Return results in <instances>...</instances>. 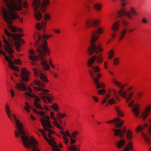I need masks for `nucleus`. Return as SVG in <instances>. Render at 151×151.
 <instances>
[{
    "mask_svg": "<svg viewBox=\"0 0 151 151\" xmlns=\"http://www.w3.org/2000/svg\"><path fill=\"white\" fill-rule=\"evenodd\" d=\"M49 38L48 36L45 35L43 34L41 37L38 33H36V34L34 35V38L37 43L35 46L36 51L38 56L35 55H30L29 56V59L31 60L32 65H36V64L34 62L40 60L43 69L47 70L50 69V66L45 58L47 55H50V51L47 46V42L45 39H47Z\"/></svg>",
    "mask_w": 151,
    "mask_h": 151,
    "instance_id": "2",
    "label": "nucleus"
},
{
    "mask_svg": "<svg viewBox=\"0 0 151 151\" xmlns=\"http://www.w3.org/2000/svg\"><path fill=\"white\" fill-rule=\"evenodd\" d=\"M116 36V35L113 34H111V37L112 38H114Z\"/></svg>",
    "mask_w": 151,
    "mask_h": 151,
    "instance_id": "62",
    "label": "nucleus"
},
{
    "mask_svg": "<svg viewBox=\"0 0 151 151\" xmlns=\"http://www.w3.org/2000/svg\"><path fill=\"white\" fill-rule=\"evenodd\" d=\"M119 23L118 22H115L113 25L111 29L113 32H115L119 29Z\"/></svg>",
    "mask_w": 151,
    "mask_h": 151,
    "instance_id": "29",
    "label": "nucleus"
},
{
    "mask_svg": "<svg viewBox=\"0 0 151 151\" xmlns=\"http://www.w3.org/2000/svg\"><path fill=\"white\" fill-rule=\"evenodd\" d=\"M65 133L66 134L65 137H66L67 136H68L69 137L71 138V136L70 135V134L68 131H66Z\"/></svg>",
    "mask_w": 151,
    "mask_h": 151,
    "instance_id": "50",
    "label": "nucleus"
},
{
    "mask_svg": "<svg viewBox=\"0 0 151 151\" xmlns=\"http://www.w3.org/2000/svg\"><path fill=\"white\" fill-rule=\"evenodd\" d=\"M29 52V53L32 54H34L35 53V51L34 50H30Z\"/></svg>",
    "mask_w": 151,
    "mask_h": 151,
    "instance_id": "53",
    "label": "nucleus"
},
{
    "mask_svg": "<svg viewBox=\"0 0 151 151\" xmlns=\"http://www.w3.org/2000/svg\"><path fill=\"white\" fill-rule=\"evenodd\" d=\"M53 31L57 34H59L60 33V31L58 29H53Z\"/></svg>",
    "mask_w": 151,
    "mask_h": 151,
    "instance_id": "51",
    "label": "nucleus"
},
{
    "mask_svg": "<svg viewBox=\"0 0 151 151\" xmlns=\"http://www.w3.org/2000/svg\"><path fill=\"white\" fill-rule=\"evenodd\" d=\"M115 110L117 113L118 115V116L122 117L124 116V114L123 112L121 110L120 107L117 106L115 107Z\"/></svg>",
    "mask_w": 151,
    "mask_h": 151,
    "instance_id": "30",
    "label": "nucleus"
},
{
    "mask_svg": "<svg viewBox=\"0 0 151 151\" xmlns=\"http://www.w3.org/2000/svg\"><path fill=\"white\" fill-rule=\"evenodd\" d=\"M151 110V106H148L145 109L142 114V119L143 120H145L146 118L148 116Z\"/></svg>",
    "mask_w": 151,
    "mask_h": 151,
    "instance_id": "20",
    "label": "nucleus"
},
{
    "mask_svg": "<svg viewBox=\"0 0 151 151\" xmlns=\"http://www.w3.org/2000/svg\"><path fill=\"white\" fill-rule=\"evenodd\" d=\"M30 117L33 120H35L36 119L32 115H30Z\"/></svg>",
    "mask_w": 151,
    "mask_h": 151,
    "instance_id": "55",
    "label": "nucleus"
},
{
    "mask_svg": "<svg viewBox=\"0 0 151 151\" xmlns=\"http://www.w3.org/2000/svg\"><path fill=\"white\" fill-rule=\"evenodd\" d=\"M4 6H2L1 12L3 19L8 24L7 27L13 32L17 31V27L12 25L13 21L18 18L21 22L23 19L19 18L17 11L20 10L22 8V0H2Z\"/></svg>",
    "mask_w": 151,
    "mask_h": 151,
    "instance_id": "1",
    "label": "nucleus"
},
{
    "mask_svg": "<svg viewBox=\"0 0 151 151\" xmlns=\"http://www.w3.org/2000/svg\"><path fill=\"white\" fill-rule=\"evenodd\" d=\"M142 96V93H140L137 94V96H138V98H140Z\"/></svg>",
    "mask_w": 151,
    "mask_h": 151,
    "instance_id": "54",
    "label": "nucleus"
},
{
    "mask_svg": "<svg viewBox=\"0 0 151 151\" xmlns=\"http://www.w3.org/2000/svg\"><path fill=\"white\" fill-rule=\"evenodd\" d=\"M34 112L40 115L44 119L41 118L40 121L44 129L46 131L48 132V135L49 137L52 139H53L52 137L51 134H53L54 132L50 129L51 128H52L53 126L50 124V119L48 116H44L45 114L43 111H37L35 109H33Z\"/></svg>",
    "mask_w": 151,
    "mask_h": 151,
    "instance_id": "8",
    "label": "nucleus"
},
{
    "mask_svg": "<svg viewBox=\"0 0 151 151\" xmlns=\"http://www.w3.org/2000/svg\"><path fill=\"white\" fill-rule=\"evenodd\" d=\"M54 112L51 111L50 112V117L51 119H53L54 121L53 122V123L55 126L58 129L63 130V128L61 127L60 124H59L58 122L57 119L55 117H54Z\"/></svg>",
    "mask_w": 151,
    "mask_h": 151,
    "instance_id": "19",
    "label": "nucleus"
},
{
    "mask_svg": "<svg viewBox=\"0 0 151 151\" xmlns=\"http://www.w3.org/2000/svg\"><path fill=\"white\" fill-rule=\"evenodd\" d=\"M28 91L29 92V93H31L32 92V89L30 88H28Z\"/></svg>",
    "mask_w": 151,
    "mask_h": 151,
    "instance_id": "59",
    "label": "nucleus"
},
{
    "mask_svg": "<svg viewBox=\"0 0 151 151\" xmlns=\"http://www.w3.org/2000/svg\"><path fill=\"white\" fill-rule=\"evenodd\" d=\"M85 24L90 31L91 35V38L90 40L91 45L87 50L88 54L91 55L94 53L97 54L100 52L103 51V49L101 48L99 44L94 43V42L98 38V36L95 35L96 34L99 35L103 32L102 28H96L99 24V21L89 17L86 21Z\"/></svg>",
    "mask_w": 151,
    "mask_h": 151,
    "instance_id": "3",
    "label": "nucleus"
},
{
    "mask_svg": "<svg viewBox=\"0 0 151 151\" xmlns=\"http://www.w3.org/2000/svg\"><path fill=\"white\" fill-rule=\"evenodd\" d=\"M44 107L45 108V109L46 110V111H50V109H48L47 108L46 106H44Z\"/></svg>",
    "mask_w": 151,
    "mask_h": 151,
    "instance_id": "63",
    "label": "nucleus"
},
{
    "mask_svg": "<svg viewBox=\"0 0 151 151\" xmlns=\"http://www.w3.org/2000/svg\"><path fill=\"white\" fill-rule=\"evenodd\" d=\"M78 134V132L77 131H74L73 132L72 134L71 137L74 139L76 138V136Z\"/></svg>",
    "mask_w": 151,
    "mask_h": 151,
    "instance_id": "38",
    "label": "nucleus"
},
{
    "mask_svg": "<svg viewBox=\"0 0 151 151\" xmlns=\"http://www.w3.org/2000/svg\"><path fill=\"white\" fill-rule=\"evenodd\" d=\"M106 123H114L116 127L120 128L123 125V121H121L119 118H116L113 120L107 121Z\"/></svg>",
    "mask_w": 151,
    "mask_h": 151,
    "instance_id": "18",
    "label": "nucleus"
},
{
    "mask_svg": "<svg viewBox=\"0 0 151 151\" xmlns=\"http://www.w3.org/2000/svg\"><path fill=\"white\" fill-rule=\"evenodd\" d=\"M112 130L114 131L115 136H118L120 138L123 137L124 134H126L127 138L128 140H130L132 138V132L129 130H127L126 133L125 127H123L122 130L113 129Z\"/></svg>",
    "mask_w": 151,
    "mask_h": 151,
    "instance_id": "11",
    "label": "nucleus"
},
{
    "mask_svg": "<svg viewBox=\"0 0 151 151\" xmlns=\"http://www.w3.org/2000/svg\"><path fill=\"white\" fill-rule=\"evenodd\" d=\"M72 137H71V138H70V144H74L76 142V140L75 139H72Z\"/></svg>",
    "mask_w": 151,
    "mask_h": 151,
    "instance_id": "48",
    "label": "nucleus"
},
{
    "mask_svg": "<svg viewBox=\"0 0 151 151\" xmlns=\"http://www.w3.org/2000/svg\"><path fill=\"white\" fill-rule=\"evenodd\" d=\"M50 3L49 0H34L32 6L35 11V17L37 20H39L42 17V15L40 12V10L44 12L46 11V8Z\"/></svg>",
    "mask_w": 151,
    "mask_h": 151,
    "instance_id": "7",
    "label": "nucleus"
},
{
    "mask_svg": "<svg viewBox=\"0 0 151 151\" xmlns=\"http://www.w3.org/2000/svg\"><path fill=\"white\" fill-rule=\"evenodd\" d=\"M58 119L59 122V123L60 125H62L63 124V122L62 120L60 119Z\"/></svg>",
    "mask_w": 151,
    "mask_h": 151,
    "instance_id": "56",
    "label": "nucleus"
},
{
    "mask_svg": "<svg viewBox=\"0 0 151 151\" xmlns=\"http://www.w3.org/2000/svg\"><path fill=\"white\" fill-rule=\"evenodd\" d=\"M46 23V22L44 21H42L41 23H37L36 24V29L39 30H40L41 28H43L45 27Z\"/></svg>",
    "mask_w": 151,
    "mask_h": 151,
    "instance_id": "26",
    "label": "nucleus"
},
{
    "mask_svg": "<svg viewBox=\"0 0 151 151\" xmlns=\"http://www.w3.org/2000/svg\"><path fill=\"white\" fill-rule=\"evenodd\" d=\"M110 95L109 94H107L106 95V96L104 98V99L102 101V104H103L107 101V99H109L110 97Z\"/></svg>",
    "mask_w": 151,
    "mask_h": 151,
    "instance_id": "39",
    "label": "nucleus"
},
{
    "mask_svg": "<svg viewBox=\"0 0 151 151\" xmlns=\"http://www.w3.org/2000/svg\"><path fill=\"white\" fill-rule=\"evenodd\" d=\"M47 107H50L51 108H53L56 111H58V110L59 107L56 104H54L50 106H47Z\"/></svg>",
    "mask_w": 151,
    "mask_h": 151,
    "instance_id": "35",
    "label": "nucleus"
},
{
    "mask_svg": "<svg viewBox=\"0 0 151 151\" xmlns=\"http://www.w3.org/2000/svg\"><path fill=\"white\" fill-rule=\"evenodd\" d=\"M4 33L8 37H12L14 40V41L13 42L11 39L9 38V40L10 43H12V42L14 43L17 50L18 51H20V50L19 49V48L21 46L20 43L23 44L24 42L20 37V36H22L23 35L20 34L19 35L15 34H11L6 29H4Z\"/></svg>",
    "mask_w": 151,
    "mask_h": 151,
    "instance_id": "9",
    "label": "nucleus"
},
{
    "mask_svg": "<svg viewBox=\"0 0 151 151\" xmlns=\"http://www.w3.org/2000/svg\"><path fill=\"white\" fill-rule=\"evenodd\" d=\"M5 111L8 117L10 118L11 121H12V118H11V112L10 108L9 106L7 104H6L5 106Z\"/></svg>",
    "mask_w": 151,
    "mask_h": 151,
    "instance_id": "22",
    "label": "nucleus"
},
{
    "mask_svg": "<svg viewBox=\"0 0 151 151\" xmlns=\"http://www.w3.org/2000/svg\"><path fill=\"white\" fill-rule=\"evenodd\" d=\"M142 21L144 23L146 24L148 22L147 19L145 17H143L142 18Z\"/></svg>",
    "mask_w": 151,
    "mask_h": 151,
    "instance_id": "44",
    "label": "nucleus"
},
{
    "mask_svg": "<svg viewBox=\"0 0 151 151\" xmlns=\"http://www.w3.org/2000/svg\"><path fill=\"white\" fill-rule=\"evenodd\" d=\"M99 94L104 95L106 92V90L104 89H102L101 90H99L97 91Z\"/></svg>",
    "mask_w": 151,
    "mask_h": 151,
    "instance_id": "37",
    "label": "nucleus"
},
{
    "mask_svg": "<svg viewBox=\"0 0 151 151\" xmlns=\"http://www.w3.org/2000/svg\"><path fill=\"white\" fill-rule=\"evenodd\" d=\"M77 148L76 146L74 145H72L71 146H70L69 147V149L68 150V151L70 150V151H77Z\"/></svg>",
    "mask_w": 151,
    "mask_h": 151,
    "instance_id": "34",
    "label": "nucleus"
},
{
    "mask_svg": "<svg viewBox=\"0 0 151 151\" xmlns=\"http://www.w3.org/2000/svg\"><path fill=\"white\" fill-rule=\"evenodd\" d=\"M32 141L28 143L29 146L28 147H25L28 149L29 151H40L37 147L38 145L37 142L35 139Z\"/></svg>",
    "mask_w": 151,
    "mask_h": 151,
    "instance_id": "15",
    "label": "nucleus"
},
{
    "mask_svg": "<svg viewBox=\"0 0 151 151\" xmlns=\"http://www.w3.org/2000/svg\"><path fill=\"white\" fill-rule=\"evenodd\" d=\"M56 116L57 117L58 119H59L60 118H62L65 116H66V114H61L58 113L56 114Z\"/></svg>",
    "mask_w": 151,
    "mask_h": 151,
    "instance_id": "36",
    "label": "nucleus"
},
{
    "mask_svg": "<svg viewBox=\"0 0 151 151\" xmlns=\"http://www.w3.org/2000/svg\"><path fill=\"white\" fill-rule=\"evenodd\" d=\"M113 92L114 94V95L116 96V97L117 98H118V97H117V92H116V91L114 89H113Z\"/></svg>",
    "mask_w": 151,
    "mask_h": 151,
    "instance_id": "52",
    "label": "nucleus"
},
{
    "mask_svg": "<svg viewBox=\"0 0 151 151\" xmlns=\"http://www.w3.org/2000/svg\"><path fill=\"white\" fill-rule=\"evenodd\" d=\"M134 107L132 109V111L136 117H137L139 115V106L137 104L134 105Z\"/></svg>",
    "mask_w": 151,
    "mask_h": 151,
    "instance_id": "23",
    "label": "nucleus"
},
{
    "mask_svg": "<svg viewBox=\"0 0 151 151\" xmlns=\"http://www.w3.org/2000/svg\"><path fill=\"white\" fill-rule=\"evenodd\" d=\"M3 42L5 44L4 45V50L9 54L8 57L9 59L11 60L14 57V55L12 54V53L14 52V51L13 50V46L12 43L9 42L4 37H3Z\"/></svg>",
    "mask_w": 151,
    "mask_h": 151,
    "instance_id": "13",
    "label": "nucleus"
},
{
    "mask_svg": "<svg viewBox=\"0 0 151 151\" xmlns=\"http://www.w3.org/2000/svg\"><path fill=\"white\" fill-rule=\"evenodd\" d=\"M33 70L36 76L38 77L40 75V79L44 82V83H43L39 80L35 79L34 81L35 84L38 86L39 87H34V89L36 90L41 92L39 96L41 99L43 100L45 103L47 104L46 101L47 100V101L49 103H52V101L54 99V96L51 95L50 94H46L48 93L49 91L46 89L42 88H45V84L48 81L47 77L42 73L41 71L39 69L33 68Z\"/></svg>",
    "mask_w": 151,
    "mask_h": 151,
    "instance_id": "4",
    "label": "nucleus"
},
{
    "mask_svg": "<svg viewBox=\"0 0 151 151\" xmlns=\"http://www.w3.org/2000/svg\"><path fill=\"white\" fill-rule=\"evenodd\" d=\"M38 130L41 133H42L43 136L45 140L48 142L50 143V145L52 147V150L53 151H60V150L58 149V146L56 142L54 141H50L46 136L45 132L41 129H39Z\"/></svg>",
    "mask_w": 151,
    "mask_h": 151,
    "instance_id": "16",
    "label": "nucleus"
},
{
    "mask_svg": "<svg viewBox=\"0 0 151 151\" xmlns=\"http://www.w3.org/2000/svg\"><path fill=\"white\" fill-rule=\"evenodd\" d=\"M14 118L17 126L15 128L17 129V130H15L14 131L15 136L16 137H20L24 146V147H28L29 146L28 143L32 141V140L34 139L32 137H29L26 135L22 123L20 120L17 119L16 116H14Z\"/></svg>",
    "mask_w": 151,
    "mask_h": 151,
    "instance_id": "6",
    "label": "nucleus"
},
{
    "mask_svg": "<svg viewBox=\"0 0 151 151\" xmlns=\"http://www.w3.org/2000/svg\"><path fill=\"white\" fill-rule=\"evenodd\" d=\"M113 83L116 85L118 87L120 88V89L118 91V93L121 96L125 98L126 99H130V100L132 99V97L133 94V92L130 93L128 95H127V93L126 91L122 90L124 88V86L122 85V83L118 81H116L114 79L113 80Z\"/></svg>",
    "mask_w": 151,
    "mask_h": 151,
    "instance_id": "10",
    "label": "nucleus"
},
{
    "mask_svg": "<svg viewBox=\"0 0 151 151\" xmlns=\"http://www.w3.org/2000/svg\"><path fill=\"white\" fill-rule=\"evenodd\" d=\"M93 97L94 101L96 102H98L99 101V99L96 97L93 96Z\"/></svg>",
    "mask_w": 151,
    "mask_h": 151,
    "instance_id": "49",
    "label": "nucleus"
},
{
    "mask_svg": "<svg viewBox=\"0 0 151 151\" xmlns=\"http://www.w3.org/2000/svg\"><path fill=\"white\" fill-rule=\"evenodd\" d=\"M107 62L106 61L105 63V64H104V67H105V69L107 68L106 67V66H107L106 64H107Z\"/></svg>",
    "mask_w": 151,
    "mask_h": 151,
    "instance_id": "61",
    "label": "nucleus"
},
{
    "mask_svg": "<svg viewBox=\"0 0 151 151\" xmlns=\"http://www.w3.org/2000/svg\"><path fill=\"white\" fill-rule=\"evenodd\" d=\"M50 15L48 14H45L44 16V19L45 20H48L50 19Z\"/></svg>",
    "mask_w": 151,
    "mask_h": 151,
    "instance_id": "41",
    "label": "nucleus"
},
{
    "mask_svg": "<svg viewBox=\"0 0 151 151\" xmlns=\"http://www.w3.org/2000/svg\"><path fill=\"white\" fill-rule=\"evenodd\" d=\"M25 94L30 98H35L34 105L37 108L43 110V108L41 107L40 105L37 102H40V100L38 97L34 93H29L28 92H26Z\"/></svg>",
    "mask_w": 151,
    "mask_h": 151,
    "instance_id": "14",
    "label": "nucleus"
},
{
    "mask_svg": "<svg viewBox=\"0 0 151 151\" xmlns=\"http://www.w3.org/2000/svg\"><path fill=\"white\" fill-rule=\"evenodd\" d=\"M122 23L124 27L126 26L128 24V22L125 20H123L122 21Z\"/></svg>",
    "mask_w": 151,
    "mask_h": 151,
    "instance_id": "45",
    "label": "nucleus"
},
{
    "mask_svg": "<svg viewBox=\"0 0 151 151\" xmlns=\"http://www.w3.org/2000/svg\"><path fill=\"white\" fill-rule=\"evenodd\" d=\"M29 74V72L27 69L25 68H23L22 70L20 77L22 80L25 82H27L29 80V76L28 75Z\"/></svg>",
    "mask_w": 151,
    "mask_h": 151,
    "instance_id": "17",
    "label": "nucleus"
},
{
    "mask_svg": "<svg viewBox=\"0 0 151 151\" xmlns=\"http://www.w3.org/2000/svg\"><path fill=\"white\" fill-rule=\"evenodd\" d=\"M86 7L88 11H90V7L88 6H86Z\"/></svg>",
    "mask_w": 151,
    "mask_h": 151,
    "instance_id": "64",
    "label": "nucleus"
},
{
    "mask_svg": "<svg viewBox=\"0 0 151 151\" xmlns=\"http://www.w3.org/2000/svg\"><path fill=\"white\" fill-rule=\"evenodd\" d=\"M16 88L19 90H22L24 91H27V88H26L25 85L22 81L20 82V83H17L16 85Z\"/></svg>",
    "mask_w": 151,
    "mask_h": 151,
    "instance_id": "21",
    "label": "nucleus"
},
{
    "mask_svg": "<svg viewBox=\"0 0 151 151\" xmlns=\"http://www.w3.org/2000/svg\"><path fill=\"white\" fill-rule=\"evenodd\" d=\"M134 105V100H133L131 101L128 104V106L130 107H132Z\"/></svg>",
    "mask_w": 151,
    "mask_h": 151,
    "instance_id": "47",
    "label": "nucleus"
},
{
    "mask_svg": "<svg viewBox=\"0 0 151 151\" xmlns=\"http://www.w3.org/2000/svg\"><path fill=\"white\" fill-rule=\"evenodd\" d=\"M125 143V141L124 139H121L118 142H115V144L118 148H121L124 146Z\"/></svg>",
    "mask_w": 151,
    "mask_h": 151,
    "instance_id": "25",
    "label": "nucleus"
},
{
    "mask_svg": "<svg viewBox=\"0 0 151 151\" xmlns=\"http://www.w3.org/2000/svg\"><path fill=\"white\" fill-rule=\"evenodd\" d=\"M96 61L98 63H101L103 61V58L101 55L100 54L98 55H94L90 58L87 62V66L91 68L88 70L90 74L94 81V83L96 86L97 88H99L104 87V85L103 83L99 82V80L95 78L96 76L98 78H100L101 75L100 73H97L96 75V73L99 72L100 70L99 67L97 66H92L95 61Z\"/></svg>",
    "mask_w": 151,
    "mask_h": 151,
    "instance_id": "5",
    "label": "nucleus"
},
{
    "mask_svg": "<svg viewBox=\"0 0 151 151\" xmlns=\"http://www.w3.org/2000/svg\"><path fill=\"white\" fill-rule=\"evenodd\" d=\"M93 7L96 11L99 12L102 9L101 5L99 3H96L93 5Z\"/></svg>",
    "mask_w": 151,
    "mask_h": 151,
    "instance_id": "27",
    "label": "nucleus"
},
{
    "mask_svg": "<svg viewBox=\"0 0 151 151\" xmlns=\"http://www.w3.org/2000/svg\"><path fill=\"white\" fill-rule=\"evenodd\" d=\"M17 31L19 32H22V29L20 28H17Z\"/></svg>",
    "mask_w": 151,
    "mask_h": 151,
    "instance_id": "58",
    "label": "nucleus"
},
{
    "mask_svg": "<svg viewBox=\"0 0 151 151\" xmlns=\"http://www.w3.org/2000/svg\"><path fill=\"white\" fill-rule=\"evenodd\" d=\"M25 104L26 106H24V109L27 112L29 113L30 111L29 109L31 108V107L29 106L28 103L27 102H25Z\"/></svg>",
    "mask_w": 151,
    "mask_h": 151,
    "instance_id": "33",
    "label": "nucleus"
},
{
    "mask_svg": "<svg viewBox=\"0 0 151 151\" xmlns=\"http://www.w3.org/2000/svg\"><path fill=\"white\" fill-rule=\"evenodd\" d=\"M144 129V128L140 126H138L136 129V131L137 132H139L141 131Z\"/></svg>",
    "mask_w": 151,
    "mask_h": 151,
    "instance_id": "40",
    "label": "nucleus"
},
{
    "mask_svg": "<svg viewBox=\"0 0 151 151\" xmlns=\"http://www.w3.org/2000/svg\"><path fill=\"white\" fill-rule=\"evenodd\" d=\"M114 54V51L113 50H111L108 53V58L111 59L113 57Z\"/></svg>",
    "mask_w": 151,
    "mask_h": 151,
    "instance_id": "32",
    "label": "nucleus"
},
{
    "mask_svg": "<svg viewBox=\"0 0 151 151\" xmlns=\"http://www.w3.org/2000/svg\"><path fill=\"white\" fill-rule=\"evenodd\" d=\"M141 135L144 138L146 143L148 145H150L151 143V141L149 137L148 134H145L144 133H141Z\"/></svg>",
    "mask_w": 151,
    "mask_h": 151,
    "instance_id": "24",
    "label": "nucleus"
},
{
    "mask_svg": "<svg viewBox=\"0 0 151 151\" xmlns=\"http://www.w3.org/2000/svg\"><path fill=\"white\" fill-rule=\"evenodd\" d=\"M2 54L4 56V58L9 63V66L12 69L16 71H19V69L14 66L15 64L20 65L21 64V61L19 59H14V61L9 59L8 56L6 55V53L2 52Z\"/></svg>",
    "mask_w": 151,
    "mask_h": 151,
    "instance_id": "12",
    "label": "nucleus"
},
{
    "mask_svg": "<svg viewBox=\"0 0 151 151\" xmlns=\"http://www.w3.org/2000/svg\"><path fill=\"white\" fill-rule=\"evenodd\" d=\"M60 133L62 135H63V138L64 140V143L66 144H67L69 140L68 139L65 137L66 134L65 132L63 131H61L60 132Z\"/></svg>",
    "mask_w": 151,
    "mask_h": 151,
    "instance_id": "31",
    "label": "nucleus"
},
{
    "mask_svg": "<svg viewBox=\"0 0 151 151\" xmlns=\"http://www.w3.org/2000/svg\"><path fill=\"white\" fill-rule=\"evenodd\" d=\"M10 91L11 96L12 97H14L15 95V93L14 91L12 89H10Z\"/></svg>",
    "mask_w": 151,
    "mask_h": 151,
    "instance_id": "46",
    "label": "nucleus"
},
{
    "mask_svg": "<svg viewBox=\"0 0 151 151\" xmlns=\"http://www.w3.org/2000/svg\"><path fill=\"white\" fill-rule=\"evenodd\" d=\"M127 31V29L125 28H124L120 32V35L119 36V40L120 41H121L123 39Z\"/></svg>",
    "mask_w": 151,
    "mask_h": 151,
    "instance_id": "28",
    "label": "nucleus"
},
{
    "mask_svg": "<svg viewBox=\"0 0 151 151\" xmlns=\"http://www.w3.org/2000/svg\"><path fill=\"white\" fill-rule=\"evenodd\" d=\"M115 101L114 99L111 98L109 100L108 103L110 104H114Z\"/></svg>",
    "mask_w": 151,
    "mask_h": 151,
    "instance_id": "42",
    "label": "nucleus"
},
{
    "mask_svg": "<svg viewBox=\"0 0 151 151\" xmlns=\"http://www.w3.org/2000/svg\"><path fill=\"white\" fill-rule=\"evenodd\" d=\"M118 58H116L114 60V65H117L118 64L119 61Z\"/></svg>",
    "mask_w": 151,
    "mask_h": 151,
    "instance_id": "43",
    "label": "nucleus"
},
{
    "mask_svg": "<svg viewBox=\"0 0 151 151\" xmlns=\"http://www.w3.org/2000/svg\"><path fill=\"white\" fill-rule=\"evenodd\" d=\"M59 146L61 148H62L63 147V145L61 143H60Z\"/></svg>",
    "mask_w": 151,
    "mask_h": 151,
    "instance_id": "60",
    "label": "nucleus"
},
{
    "mask_svg": "<svg viewBox=\"0 0 151 151\" xmlns=\"http://www.w3.org/2000/svg\"><path fill=\"white\" fill-rule=\"evenodd\" d=\"M27 2H26L24 3L23 6L24 7H26L27 6Z\"/></svg>",
    "mask_w": 151,
    "mask_h": 151,
    "instance_id": "57",
    "label": "nucleus"
}]
</instances>
